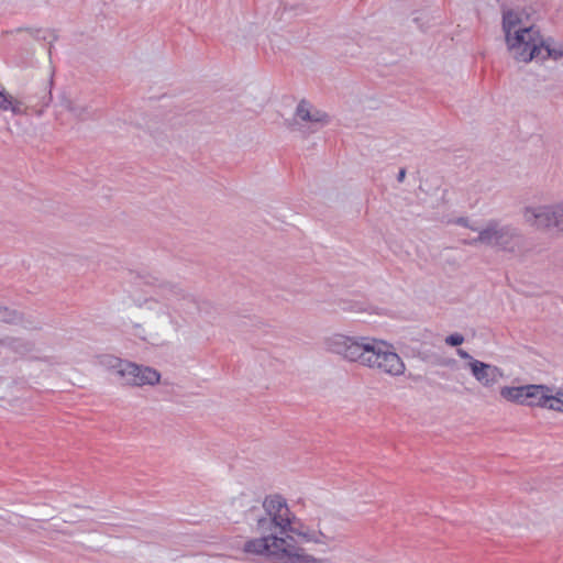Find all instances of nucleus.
<instances>
[{
  "instance_id": "1",
  "label": "nucleus",
  "mask_w": 563,
  "mask_h": 563,
  "mask_svg": "<svg viewBox=\"0 0 563 563\" xmlns=\"http://www.w3.org/2000/svg\"><path fill=\"white\" fill-rule=\"evenodd\" d=\"M155 296L136 305L141 322L132 324L133 334L152 344L159 345L174 339L185 324V317L207 311L209 303L199 300L180 284L153 278Z\"/></svg>"
},
{
  "instance_id": "2",
  "label": "nucleus",
  "mask_w": 563,
  "mask_h": 563,
  "mask_svg": "<svg viewBox=\"0 0 563 563\" xmlns=\"http://www.w3.org/2000/svg\"><path fill=\"white\" fill-rule=\"evenodd\" d=\"M324 347L349 362H358L391 376L402 375L406 369L390 345L373 338L334 333L324 339Z\"/></svg>"
},
{
  "instance_id": "3",
  "label": "nucleus",
  "mask_w": 563,
  "mask_h": 563,
  "mask_svg": "<svg viewBox=\"0 0 563 563\" xmlns=\"http://www.w3.org/2000/svg\"><path fill=\"white\" fill-rule=\"evenodd\" d=\"M262 507L264 515L255 518L257 533H268L271 537L276 533L283 537L288 531H295V527L291 526L292 515L283 496L277 494L266 496Z\"/></svg>"
},
{
  "instance_id": "4",
  "label": "nucleus",
  "mask_w": 563,
  "mask_h": 563,
  "mask_svg": "<svg viewBox=\"0 0 563 563\" xmlns=\"http://www.w3.org/2000/svg\"><path fill=\"white\" fill-rule=\"evenodd\" d=\"M523 235L520 230L511 224H503L499 221L490 220L478 230V235L470 241H464L468 245L484 244L490 247L515 253L523 246Z\"/></svg>"
},
{
  "instance_id": "5",
  "label": "nucleus",
  "mask_w": 563,
  "mask_h": 563,
  "mask_svg": "<svg viewBox=\"0 0 563 563\" xmlns=\"http://www.w3.org/2000/svg\"><path fill=\"white\" fill-rule=\"evenodd\" d=\"M509 52L517 62L528 63L542 54L543 37L536 25L504 31Z\"/></svg>"
},
{
  "instance_id": "6",
  "label": "nucleus",
  "mask_w": 563,
  "mask_h": 563,
  "mask_svg": "<svg viewBox=\"0 0 563 563\" xmlns=\"http://www.w3.org/2000/svg\"><path fill=\"white\" fill-rule=\"evenodd\" d=\"M522 217L527 224L537 230L563 234V201L527 206L522 210Z\"/></svg>"
},
{
  "instance_id": "7",
  "label": "nucleus",
  "mask_w": 563,
  "mask_h": 563,
  "mask_svg": "<svg viewBox=\"0 0 563 563\" xmlns=\"http://www.w3.org/2000/svg\"><path fill=\"white\" fill-rule=\"evenodd\" d=\"M107 365L114 372L122 385H155L161 378L159 373L154 368L139 366L134 363L115 357H110Z\"/></svg>"
},
{
  "instance_id": "8",
  "label": "nucleus",
  "mask_w": 563,
  "mask_h": 563,
  "mask_svg": "<svg viewBox=\"0 0 563 563\" xmlns=\"http://www.w3.org/2000/svg\"><path fill=\"white\" fill-rule=\"evenodd\" d=\"M260 538L251 539L244 543V552L256 555H266L267 558L276 561H280L282 549L286 547L288 539L292 540V537H279L275 533L271 537L268 533H260Z\"/></svg>"
},
{
  "instance_id": "9",
  "label": "nucleus",
  "mask_w": 563,
  "mask_h": 563,
  "mask_svg": "<svg viewBox=\"0 0 563 563\" xmlns=\"http://www.w3.org/2000/svg\"><path fill=\"white\" fill-rule=\"evenodd\" d=\"M301 122L310 123L312 125L311 132H314L330 122V115L302 99L297 104L295 120L288 123V128L292 131L301 130Z\"/></svg>"
},
{
  "instance_id": "10",
  "label": "nucleus",
  "mask_w": 563,
  "mask_h": 563,
  "mask_svg": "<svg viewBox=\"0 0 563 563\" xmlns=\"http://www.w3.org/2000/svg\"><path fill=\"white\" fill-rule=\"evenodd\" d=\"M465 367L470 369L474 378L484 387L493 386L503 376L501 371L497 366L478 360L466 363Z\"/></svg>"
},
{
  "instance_id": "11",
  "label": "nucleus",
  "mask_w": 563,
  "mask_h": 563,
  "mask_svg": "<svg viewBox=\"0 0 563 563\" xmlns=\"http://www.w3.org/2000/svg\"><path fill=\"white\" fill-rule=\"evenodd\" d=\"M51 101H52V92L49 90L48 92L44 93L41 97L40 103H41L42 108L36 110L35 109L36 104L33 103V101L31 100L30 97L19 98V97H15L12 95V98L10 100L9 110L14 115H26V114H29L30 110H34V112L37 115H42L43 108L47 107Z\"/></svg>"
},
{
  "instance_id": "12",
  "label": "nucleus",
  "mask_w": 563,
  "mask_h": 563,
  "mask_svg": "<svg viewBox=\"0 0 563 563\" xmlns=\"http://www.w3.org/2000/svg\"><path fill=\"white\" fill-rule=\"evenodd\" d=\"M531 10L528 8L503 9V31L529 27Z\"/></svg>"
},
{
  "instance_id": "13",
  "label": "nucleus",
  "mask_w": 563,
  "mask_h": 563,
  "mask_svg": "<svg viewBox=\"0 0 563 563\" xmlns=\"http://www.w3.org/2000/svg\"><path fill=\"white\" fill-rule=\"evenodd\" d=\"M280 563H322L316 558L305 554L302 550L294 544V539L287 541L285 548L282 549Z\"/></svg>"
},
{
  "instance_id": "14",
  "label": "nucleus",
  "mask_w": 563,
  "mask_h": 563,
  "mask_svg": "<svg viewBox=\"0 0 563 563\" xmlns=\"http://www.w3.org/2000/svg\"><path fill=\"white\" fill-rule=\"evenodd\" d=\"M257 509V501L250 494L241 493L239 496H235L230 500L229 512L231 515H252Z\"/></svg>"
},
{
  "instance_id": "15",
  "label": "nucleus",
  "mask_w": 563,
  "mask_h": 563,
  "mask_svg": "<svg viewBox=\"0 0 563 563\" xmlns=\"http://www.w3.org/2000/svg\"><path fill=\"white\" fill-rule=\"evenodd\" d=\"M59 106L78 120H86L89 115V109L86 104L77 102L66 95L60 96Z\"/></svg>"
},
{
  "instance_id": "16",
  "label": "nucleus",
  "mask_w": 563,
  "mask_h": 563,
  "mask_svg": "<svg viewBox=\"0 0 563 563\" xmlns=\"http://www.w3.org/2000/svg\"><path fill=\"white\" fill-rule=\"evenodd\" d=\"M529 388H537V390H529L526 393V405L528 406H540L544 407L545 397H548L549 393H553L552 388L545 385H527Z\"/></svg>"
},
{
  "instance_id": "17",
  "label": "nucleus",
  "mask_w": 563,
  "mask_h": 563,
  "mask_svg": "<svg viewBox=\"0 0 563 563\" xmlns=\"http://www.w3.org/2000/svg\"><path fill=\"white\" fill-rule=\"evenodd\" d=\"M529 390H537V388H529V387H527V385L518 386V387H507L506 386L500 389V395L503 398H505L509 401L520 404V405H526L527 398H526L525 394L529 393Z\"/></svg>"
},
{
  "instance_id": "18",
  "label": "nucleus",
  "mask_w": 563,
  "mask_h": 563,
  "mask_svg": "<svg viewBox=\"0 0 563 563\" xmlns=\"http://www.w3.org/2000/svg\"><path fill=\"white\" fill-rule=\"evenodd\" d=\"M318 534L322 539V543L330 541H341L342 534L329 527L328 520H320L318 523Z\"/></svg>"
},
{
  "instance_id": "19",
  "label": "nucleus",
  "mask_w": 563,
  "mask_h": 563,
  "mask_svg": "<svg viewBox=\"0 0 563 563\" xmlns=\"http://www.w3.org/2000/svg\"><path fill=\"white\" fill-rule=\"evenodd\" d=\"M548 57H551L553 59L562 58L563 57V43L552 46L550 43V40L543 38L542 54H541V56H539V58L545 59Z\"/></svg>"
},
{
  "instance_id": "20",
  "label": "nucleus",
  "mask_w": 563,
  "mask_h": 563,
  "mask_svg": "<svg viewBox=\"0 0 563 563\" xmlns=\"http://www.w3.org/2000/svg\"><path fill=\"white\" fill-rule=\"evenodd\" d=\"M22 314L16 310H10L7 307H0V321L5 323L22 322Z\"/></svg>"
},
{
  "instance_id": "21",
  "label": "nucleus",
  "mask_w": 563,
  "mask_h": 563,
  "mask_svg": "<svg viewBox=\"0 0 563 563\" xmlns=\"http://www.w3.org/2000/svg\"><path fill=\"white\" fill-rule=\"evenodd\" d=\"M544 408L563 412V393H558L556 395L549 393L548 397H545Z\"/></svg>"
},
{
  "instance_id": "22",
  "label": "nucleus",
  "mask_w": 563,
  "mask_h": 563,
  "mask_svg": "<svg viewBox=\"0 0 563 563\" xmlns=\"http://www.w3.org/2000/svg\"><path fill=\"white\" fill-rule=\"evenodd\" d=\"M291 532L302 537L308 542L322 543V539L319 538L318 531L300 530L295 528V531Z\"/></svg>"
},
{
  "instance_id": "23",
  "label": "nucleus",
  "mask_w": 563,
  "mask_h": 563,
  "mask_svg": "<svg viewBox=\"0 0 563 563\" xmlns=\"http://www.w3.org/2000/svg\"><path fill=\"white\" fill-rule=\"evenodd\" d=\"M464 342V336L461 333H452L445 338V343L450 346H460Z\"/></svg>"
},
{
  "instance_id": "24",
  "label": "nucleus",
  "mask_w": 563,
  "mask_h": 563,
  "mask_svg": "<svg viewBox=\"0 0 563 563\" xmlns=\"http://www.w3.org/2000/svg\"><path fill=\"white\" fill-rule=\"evenodd\" d=\"M0 109L8 111L10 107V100L12 98V95L2 90L0 91Z\"/></svg>"
},
{
  "instance_id": "25",
  "label": "nucleus",
  "mask_w": 563,
  "mask_h": 563,
  "mask_svg": "<svg viewBox=\"0 0 563 563\" xmlns=\"http://www.w3.org/2000/svg\"><path fill=\"white\" fill-rule=\"evenodd\" d=\"M456 354L463 358V360H466L467 363H471L472 361H476V358H474L472 355H470L468 352H466L465 350L463 349H457L456 350Z\"/></svg>"
},
{
  "instance_id": "26",
  "label": "nucleus",
  "mask_w": 563,
  "mask_h": 563,
  "mask_svg": "<svg viewBox=\"0 0 563 563\" xmlns=\"http://www.w3.org/2000/svg\"><path fill=\"white\" fill-rule=\"evenodd\" d=\"M456 223H457V224H460V225H463V227L470 228L471 230L476 231V232L478 233V230H479V229H477V228H474V227L470 225V223H468V219H466V218H459V219H457V221H456Z\"/></svg>"
},
{
  "instance_id": "27",
  "label": "nucleus",
  "mask_w": 563,
  "mask_h": 563,
  "mask_svg": "<svg viewBox=\"0 0 563 563\" xmlns=\"http://www.w3.org/2000/svg\"><path fill=\"white\" fill-rule=\"evenodd\" d=\"M406 177V169L401 168L397 175V180L399 183H402Z\"/></svg>"
},
{
  "instance_id": "28",
  "label": "nucleus",
  "mask_w": 563,
  "mask_h": 563,
  "mask_svg": "<svg viewBox=\"0 0 563 563\" xmlns=\"http://www.w3.org/2000/svg\"><path fill=\"white\" fill-rule=\"evenodd\" d=\"M454 363H455V361H454V360H449V361L444 362V363H443V365H445V366H451V365H453Z\"/></svg>"
},
{
  "instance_id": "29",
  "label": "nucleus",
  "mask_w": 563,
  "mask_h": 563,
  "mask_svg": "<svg viewBox=\"0 0 563 563\" xmlns=\"http://www.w3.org/2000/svg\"><path fill=\"white\" fill-rule=\"evenodd\" d=\"M419 20H420L419 18H415V19H413V21H415L416 23H419Z\"/></svg>"
}]
</instances>
